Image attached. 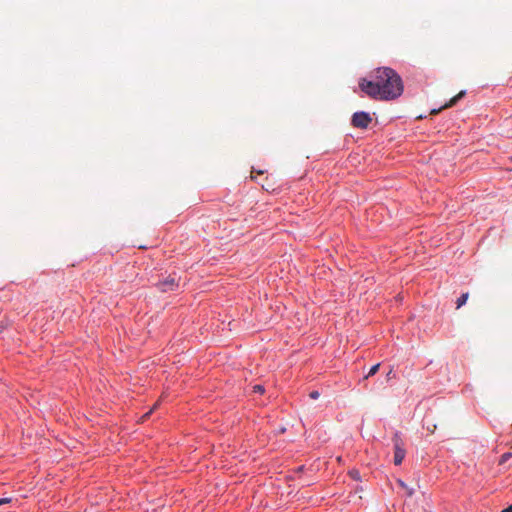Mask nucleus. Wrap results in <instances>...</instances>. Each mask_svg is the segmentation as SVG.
Returning <instances> with one entry per match:
<instances>
[{
	"mask_svg": "<svg viewBox=\"0 0 512 512\" xmlns=\"http://www.w3.org/2000/svg\"><path fill=\"white\" fill-rule=\"evenodd\" d=\"M359 86L369 97L378 100H393L403 92L401 77L396 71L388 67L376 69L374 80L362 79Z\"/></svg>",
	"mask_w": 512,
	"mask_h": 512,
	"instance_id": "obj_1",
	"label": "nucleus"
},
{
	"mask_svg": "<svg viewBox=\"0 0 512 512\" xmlns=\"http://www.w3.org/2000/svg\"><path fill=\"white\" fill-rule=\"evenodd\" d=\"M351 122L355 128L366 129L372 122V117L364 111L356 112L353 114Z\"/></svg>",
	"mask_w": 512,
	"mask_h": 512,
	"instance_id": "obj_2",
	"label": "nucleus"
},
{
	"mask_svg": "<svg viewBox=\"0 0 512 512\" xmlns=\"http://www.w3.org/2000/svg\"><path fill=\"white\" fill-rule=\"evenodd\" d=\"M394 443V464L400 465L405 457L406 451L403 447V441L399 433H395L393 437Z\"/></svg>",
	"mask_w": 512,
	"mask_h": 512,
	"instance_id": "obj_3",
	"label": "nucleus"
},
{
	"mask_svg": "<svg viewBox=\"0 0 512 512\" xmlns=\"http://www.w3.org/2000/svg\"><path fill=\"white\" fill-rule=\"evenodd\" d=\"M157 286L162 292H168L178 288L179 283L174 276H169L165 280L160 281Z\"/></svg>",
	"mask_w": 512,
	"mask_h": 512,
	"instance_id": "obj_4",
	"label": "nucleus"
},
{
	"mask_svg": "<svg viewBox=\"0 0 512 512\" xmlns=\"http://www.w3.org/2000/svg\"><path fill=\"white\" fill-rule=\"evenodd\" d=\"M465 91H460L457 95H455L454 97H452L446 104H444L440 109L438 110H432V114H437L439 111H441L442 109H447V108H450L452 106H454L461 98H463L465 96Z\"/></svg>",
	"mask_w": 512,
	"mask_h": 512,
	"instance_id": "obj_5",
	"label": "nucleus"
},
{
	"mask_svg": "<svg viewBox=\"0 0 512 512\" xmlns=\"http://www.w3.org/2000/svg\"><path fill=\"white\" fill-rule=\"evenodd\" d=\"M469 298V293L466 292V293H463L458 299H457V309H459L460 307H462L468 300Z\"/></svg>",
	"mask_w": 512,
	"mask_h": 512,
	"instance_id": "obj_6",
	"label": "nucleus"
},
{
	"mask_svg": "<svg viewBox=\"0 0 512 512\" xmlns=\"http://www.w3.org/2000/svg\"><path fill=\"white\" fill-rule=\"evenodd\" d=\"M379 367H380L379 363L373 365L371 367V369L369 370V372H368V374H367V376L365 378H368V377L373 376L374 374H376L378 372V370H379Z\"/></svg>",
	"mask_w": 512,
	"mask_h": 512,
	"instance_id": "obj_7",
	"label": "nucleus"
},
{
	"mask_svg": "<svg viewBox=\"0 0 512 512\" xmlns=\"http://www.w3.org/2000/svg\"><path fill=\"white\" fill-rule=\"evenodd\" d=\"M158 405H159V401H157V402L153 405V407H152L148 412H146V413L142 416V418H141V419H142V421H144V420L148 419V417L150 416V414H151V413H152V412H153V411L158 407Z\"/></svg>",
	"mask_w": 512,
	"mask_h": 512,
	"instance_id": "obj_8",
	"label": "nucleus"
},
{
	"mask_svg": "<svg viewBox=\"0 0 512 512\" xmlns=\"http://www.w3.org/2000/svg\"><path fill=\"white\" fill-rule=\"evenodd\" d=\"M398 484L407 491L408 496L413 495L414 490L411 488H408L402 480H398Z\"/></svg>",
	"mask_w": 512,
	"mask_h": 512,
	"instance_id": "obj_9",
	"label": "nucleus"
},
{
	"mask_svg": "<svg viewBox=\"0 0 512 512\" xmlns=\"http://www.w3.org/2000/svg\"><path fill=\"white\" fill-rule=\"evenodd\" d=\"M253 391L256 392V393H263L264 392V387L262 385H255L253 387Z\"/></svg>",
	"mask_w": 512,
	"mask_h": 512,
	"instance_id": "obj_10",
	"label": "nucleus"
},
{
	"mask_svg": "<svg viewBox=\"0 0 512 512\" xmlns=\"http://www.w3.org/2000/svg\"><path fill=\"white\" fill-rule=\"evenodd\" d=\"M510 457H512V453H505L501 456V463L506 462Z\"/></svg>",
	"mask_w": 512,
	"mask_h": 512,
	"instance_id": "obj_11",
	"label": "nucleus"
},
{
	"mask_svg": "<svg viewBox=\"0 0 512 512\" xmlns=\"http://www.w3.org/2000/svg\"><path fill=\"white\" fill-rule=\"evenodd\" d=\"M309 396L312 399H317L320 396V394L318 391H312V392H310Z\"/></svg>",
	"mask_w": 512,
	"mask_h": 512,
	"instance_id": "obj_12",
	"label": "nucleus"
},
{
	"mask_svg": "<svg viewBox=\"0 0 512 512\" xmlns=\"http://www.w3.org/2000/svg\"><path fill=\"white\" fill-rule=\"evenodd\" d=\"M350 475H351V477H352V478H354V479H359V472H358V471H356V470L351 471V472H350Z\"/></svg>",
	"mask_w": 512,
	"mask_h": 512,
	"instance_id": "obj_13",
	"label": "nucleus"
},
{
	"mask_svg": "<svg viewBox=\"0 0 512 512\" xmlns=\"http://www.w3.org/2000/svg\"><path fill=\"white\" fill-rule=\"evenodd\" d=\"M9 502H10L9 498H0V505L6 504V503H9Z\"/></svg>",
	"mask_w": 512,
	"mask_h": 512,
	"instance_id": "obj_14",
	"label": "nucleus"
},
{
	"mask_svg": "<svg viewBox=\"0 0 512 512\" xmlns=\"http://www.w3.org/2000/svg\"><path fill=\"white\" fill-rule=\"evenodd\" d=\"M501 512H512V504L509 505L507 508L503 509Z\"/></svg>",
	"mask_w": 512,
	"mask_h": 512,
	"instance_id": "obj_15",
	"label": "nucleus"
},
{
	"mask_svg": "<svg viewBox=\"0 0 512 512\" xmlns=\"http://www.w3.org/2000/svg\"><path fill=\"white\" fill-rule=\"evenodd\" d=\"M391 375H392V370H390V371L388 372L387 377H388V378H390V377H391Z\"/></svg>",
	"mask_w": 512,
	"mask_h": 512,
	"instance_id": "obj_16",
	"label": "nucleus"
}]
</instances>
